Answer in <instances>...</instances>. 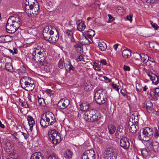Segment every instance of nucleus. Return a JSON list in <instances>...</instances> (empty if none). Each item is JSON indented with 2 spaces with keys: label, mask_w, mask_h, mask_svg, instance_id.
Segmentation results:
<instances>
[{
  "label": "nucleus",
  "mask_w": 159,
  "mask_h": 159,
  "mask_svg": "<svg viewBox=\"0 0 159 159\" xmlns=\"http://www.w3.org/2000/svg\"><path fill=\"white\" fill-rule=\"evenodd\" d=\"M20 19L18 16H10L6 23V31L10 34L14 33L20 27Z\"/></svg>",
  "instance_id": "1"
},
{
  "label": "nucleus",
  "mask_w": 159,
  "mask_h": 159,
  "mask_svg": "<svg viewBox=\"0 0 159 159\" xmlns=\"http://www.w3.org/2000/svg\"><path fill=\"white\" fill-rule=\"evenodd\" d=\"M46 122L48 123V127L49 126L52 125L56 122V119L54 115L52 112H46Z\"/></svg>",
  "instance_id": "6"
},
{
  "label": "nucleus",
  "mask_w": 159,
  "mask_h": 159,
  "mask_svg": "<svg viewBox=\"0 0 159 159\" xmlns=\"http://www.w3.org/2000/svg\"><path fill=\"white\" fill-rule=\"evenodd\" d=\"M31 78L27 76L22 77L20 80V84L22 88L25 86L27 83L30 81Z\"/></svg>",
  "instance_id": "22"
},
{
  "label": "nucleus",
  "mask_w": 159,
  "mask_h": 159,
  "mask_svg": "<svg viewBox=\"0 0 159 159\" xmlns=\"http://www.w3.org/2000/svg\"><path fill=\"white\" fill-rule=\"evenodd\" d=\"M32 59L38 63L43 65L46 57V50L44 48L38 47L34 48L32 53Z\"/></svg>",
  "instance_id": "2"
},
{
  "label": "nucleus",
  "mask_w": 159,
  "mask_h": 159,
  "mask_svg": "<svg viewBox=\"0 0 159 159\" xmlns=\"http://www.w3.org/2000/svg\"><path fill=\"white\" fill-rule=\"evenodd\" d=\"M47 159H58V158L56 155L52 154L49 155Z\"/></svg>",
  "instance_id": "51"
},
{
  "label": "nucleus",
  "mask_w": 159,
  "mask_h": 159,
  "mask_svg": "<svg viewBox=\"0 0 159 159\" xmlns=\"http://www.w3.org/2000/svg\"><path fill=\"white\" fill-rule=\"evenodd\" d=\"M108 129L109 133L110 134H112L114 133L116 130V128L113 125H110L108 126Z\"/></svg>",
  "instance_id": "41"
},
{
  "label": "nucleus",
  "mask_w": 159,
  "mask_h": 159,
  "mask_svg": "<svg viewBox=\"0 0 159 159\" xmlns=\"http://www.w3.org/2000/svg\"><path fill=\"white\" fill-rule=\"evenodd\" d=\"M105 159H116L113 150L111 148H107L104 152Z\"/></svg>",
  "instance_id": "11"
},
{
  "label": "nucleus",
  "mask_w": 159,
  "mask_h": 159,
  "mask_svg": "<svg viewBox=\"0 0 159 159\" xmlns=\"http://www.w3.org/2000/svg\"><path fill=\"white\" fill-rule=\"evenodd\" d=\"M66 34L71 42H73L75 41V39L73 38V33L71 30H67L66 32Z\"/></svg>",
  "instance_id": "35"
},
{
  "label": "nucleus",
  "mask_w": 159,
  "mask_h": 159,
  "mask_svg": "<svg viewBox=\"0 0 159 159\" xmlns=\"http://www.w3.org/2000/svg\"><path fill=\"white\" fill-rule=\"evenodd\" d=\"M94 99L96 103L99 105L104 104L106 101V100L103 98H101V95L99 97L96 98Z\"/></svg>",
  "instance_id": "30"
},
{
  "label": "nucleus",
  "mask_w": 159,
  "mask_h": 159,
  "mask_svg": "<svg viewBox=\"0 0 159 159\" xmlns=\"http://www.w3.org/2000/svg\"><path fill=\"white\" fill-rule=\"evenodd\" d=\"M144 1L148 3L153 4L155 2V0H144Z\"/></svg>",
  "instance_id": "61"
},
{
  "label": "nucleus",
  "mask_w": 159,
  "mask_h": 159,
  "mask_svg": "<svg viewBox=\"0 0 159 159\" xmlns=\"http://www.w3.org/2000/svg\"><path fill=\"white\" fill-rule=\"evenodd\" d=\"M5 69L8 71L12 72L13 71V67L10 63H7L6 64Z\"/></svg>",
  "instance_id": "39"
},
{
  "label": "nucleus",
  "mask_w": 159,
  "mask_h": 159,
  "mask_svg": "<svg viewBox=\"0 0 159 159\" xmlns=\"http://www.w3.org/2000/svg\"><path fill=\"white\" fill-rule=\"evenodd\" d=\"M59 33L55 27H52L51 28V29L49 32V33L50 35H53L54 34Z\"/></svg>",
  "instance_id": "44"
},
{
  "label": "nucleus",
  "mask_w": 159,
  "mask_h": 159,
  "mask_svg": "<svg viewBox=\"0 0 159 159\" xmlns=\"http://www.w3.org/2000/svg\"><path fill=\"white\" fill-rule=\"evenodd\" d=\"M151 96L154 101L157 100L159 98V88H156L154 92L151 93Z\"/></svg>",
  "instance_id": "21"
},
{
  "label": "nucleus",
  "mask_w": 159,
  "mask_h": 159,
  "mask_svg": "<svg viewBox=\"0 0 159 159\" xmlns=\"http://www.w3.org/2000/svg\"><path fill=\"white\" fill-rule=\"evenodd\" d=\"M90 104L87 102H84L80 105V110L82 111H88L90 106Z\"/></svg>",
  "instance_id": "26"
},
{
  "label": "nucleus",
  "mask_w": 159,
  "mask_h": 159,
  "mask_svg": "<svg viewBox=\"0 0 159 159\" xmlns=\"http://www.w3.org/2000/svg\"><path fill=\"white\" fill-rule=\"evenodd\" d=\"M43 34L45 40H47L49 42V39H50L51 36L52 35H50L49 33V34L48 33H45Z\"/></svg>",
  "instance_id": "45"
},
{
  "label": "nucleus",
  "mask_w": 159,
  "mask_h": 159,
  "mask_svg": "<svg viewBox=\"0 0 159 159\" xmlns=\"http://www.w3.org/2000/svg\"><path fill=\"white\" fill-rule=\"evenodd\" d=\"M86 27L85 25L82 22H80L77 25V29L80 31H83Z\"/></svg>",
  "instance_id": "38"
},
{
  "label": "nucleus",
  "mask_w": 159,
  "mask_h": 159,
  "mask_svg": "<svg viewBox=\"0 0 159 159\" xmlns=\"http://www.w3.org/2000/svg\"><path fill=\"white\" fill-rule=\"evenodd\" d=\"M52 36H51L50 40H49V42L50 43H55L58 40L59 34V33H57V34H54Z\"/></svg>",
  "instance_id": "29"
},
{
  "label": "nucleus",
  "mask_w": 159,
  "mask_h": 159,
  "mask_svg": "<svg viewBox=\"0 0 159 159\" xmlns=\"http://www.w3.org/2000/svg\"><path fill=\"white\" fill-rule=\"evenodd\" d=\"M128 125L129 129L132 133H135L139 129L138 125L132 124L131 122H129Z\"/></svg>",
  "instance_id": "17"
},
{
  "label": "nucleus",
  "mask_w": 159,
  "mask_h": 159,
  "mask_svg": "<svg viewBox=\"0 0 159 159\" xmlns=\"http://www.w3.org/2000/svg\"><path fill=\"white\" fill-rule=\"evenodd\" d=\"M93 68L94 69L96 70H101V69L97 65L93 66Z\"/></svg>",
  "instance_id": "64"
},
{
  "label": "nucleus",
  "mask_w": 159,
  "mask_h": 159,
  "mask_svg": "<svg viewBox=\"0 0 159 159\" xmlns=\"http://www.w3.org/2000/svg\"><path fill=\"white\" fill-rule=\"evenodd\" d=\"M148 56L147 55L143 53H141L140 59L141 61L144 63H146L148 61Z\"/></svg>",
  "instance_id": "34"
},
{
  "label": "nucleus",
  "mask_w": 159,
  "mask_h": 159,
  "mask_svg": "<svg viewBox=\"0 0 159 159\" xmlns=\"http://www.w3.org/2000/svg\"><path fill=\"white\" fill-rule=\"evenodd\" d=\"M79 42L82 45H88L93 42L92 39L89 38L86 34H83V36L80 39Z\"/></svg>",
  "instance_id": "9"
},
{
  "label": "nucleus",
  "mask_w": 159,
  "mask_h": 159,
  "mask_svg": "<svg viewBox=\"0 0 159 159\" xmlns=\"http://www.w3.org/2000/svg\"><path fill=\"white\" fill-rule=\"evenodd\" d=\"M49 29V28L48 26H45L43 30V34L45 33H48Z\"/></svg>",
  "instance_id": "56"
},
{
  "label": "nucleus",
  "mask_w": 159,
  "mask_h": 159,
  "mask_svg": "<svg viewBox=\"0 0 159 159\" xmlns=\"http://www.w3.org/2000/svg\"><path fill=\"white\" fill-rule=\"evenodd\" d=\"M58 133L55 129H50L48 131V134L49 137L51 140L55 138V136L56 134H57Z\"/></svg>",
  "instance_id": "23"
},
{
  "label": "nucleus",
  "mask_w": 159,
  "mask_h": 159,
  "mask_svg": "<svg viewBox=\"0 0 159 159\" xmlns=\"http://www.w3.org/2000/svg\"><path fill=\"white\" fill-rule=\"evenodd\" d=\"M64 66L66 70L67 71L70 72L71 70L74 71L75 70V68L71 64L70 61L68 58L65 59Z\"/></svg>",
  "instance_id": "12"
},
{
  "label": "nucleus",
  "mask_w": 159,
  "mask_h": 159,
  "mask_svg": "<svg viewBox=\"0 0 159 159\" xmlns=\"http://www.w3.org/2000/svg\"><path fill=\"white\" fill-rule=\"evenodd\" d=\"M21 105L22 107L24 108H27L29 107V106L27 103L25 101L21 103Z\"/></svg>",
  "instance_id": "58"
},
{
  "label": "nucleus",
  "mask_w": 159,
  "mask_h": 159,
  "mask_svg": "<svg viewBox=\"0 0 159 159\" xmlns=\"http://www.w3.org/2000/svg\"><path fill=\"white\" fill-rule=\"evenodd\" d=\"M152 30V29H150L147 30L146 33L144 34L143 36L148 37L152 36L153 34L151 33Z\"/></svg>",
  "instance_id": "46"
},
{
  "label": "nucleus",
  "mask_w": 159,
  "mask_h": 159,
  "mask_svg": "<svg viewBox=\"0 0 159 159\" xmlns=\"http://www.w3.org/2000/svg\"><path fill=\"white\" fill-rule=\"evenodd\" d=\"M123 69L125 71H129L130 70V67L126 65H124L123 66Z\"/></svg>",
  "instance_id": "54"
},
{
  "label": "nucleus",
  "mask_w": 159,
  "mask_h": 159,
  "mask_svg": "<svg viewBox=\"0 0 159 159\" xmlns=\"http://www.w3.org/2000/svg\"><path fill=\"white\" fill-rule=\"evenodd\" d=\"M16 135V134H15V133L13 134H11V135L13 137V139H15L16 140L17 143L19 144L20 143V141L19 139V138L17 137Z\"/></svg>",
  "instance_id": "50"
},
{
  "label": "nucleus",
  "mask_w": 159,
  "mask_h": 159,
  "mask_svg": "<svg viewBox=\"0 0 159 159\" xmlns=\"http://www.w3.org/2000/svg\"><path fill=\"white\" fill-rule=\"evenodd\" d=\"M38 102L39 105L41 106L45 107L46 105V104L44 100L42 98H39L38 96Z\"/></svg>",
  "instance_id": "40"
},
{
  "label": "nucleus",
  "mask_w": 159,
  "mask_h": 159,
  "mask_svg": "<svg viewBox=\"0 0 159 159\" xmlns=\"http://www.w3.org/2000/svg\"><path fill=\"white\" fill-rule=\"evenodd\" d=\"M86 34V35L89 37V38H90L92 39L93 37L95 34V32L92 30L90 29L87 31V33Z\"/></svg>",
  "instance_id": "37"
},
{
  "label": "nucleus",
  "mask_w": 159,
  "mask_h": 159,
  "mask_svg": "<svg viewBox=\"0 0 159 159\" xmlns=\"http://www.w3.org/2000/svg\"><path fill=\"white\" fill-rule=\"evenodd\" d=\"M148 143L150 144H151L152 145V146L153 149L155 152H159V143L157 142H155L152 144L151 142L150 141L148 142Z\"/></svg>",
  "instance_id": "32"
},
{
  "label": "nucleus",
  "mask_w": 159,
  "mask_h": 159,
  "mask_svg": "<svg viewBox=\"0 0 159 159\" xmlns=\"http://www.w3.org/2000/svg\"><path fill=\"white\" fill-rule=\"evenodd\" d=\"M100 49L102 51H105L107 48V46L106 43L104 42H100L98 44Z\"/></svg>",
  "instance_id": "36"
},
{
  "label": "nucleus",
  "mask_w": 159,
  "mask_h": 159,
  "mask_svg": "<svg viewBox=\"0 0 159 159\" xmlns=\"http://www.w3.org/2000/svg\"><path fill=\"white\" fill-rule=\"evenodd\" d=\"M34 87L35 85L34 84V82L31 80V79H30L23 88L24 89H26L27 90L31 91L34 89Z\"/></svg>",
  "instance_id": "14"
},
{
  "label": "nucleus",
  "mask_w": 159,
  "mask_h": 159,
  "mask_svg": "<svg viewBox=\"0 0 159 159\" xmlns=\"http://www.w3.org/2000/svg\"><path fill=\"white\" fill-rule=\"evenodd\" d=\"M124 135H120V146L125 149H128L130 145V143L127 138L123 137Z\"/></svg>",
  "instance_id": "8"
},
{
  "label": "nucleus",
  "mask_w": 159,
  "mask_h": 159,
  "mask_svg": "<svg viewBox=\"0 0 159 159\" xmlns=\"http://www.w3.org/2000/svg\"><path fill=\"white\" fill-rule=\"evenodd\" d=\"M147 75L155 84L157 85L159 82V78L158 76L154 74L148 73Z\"/></svg>",
  "instance_id": "15"
},
{
  "label": "nucleus",
  "mask_w": 159,
  "mask_h": 159,
  "mask_svg": "<svg viewBox=\"0 0 159 159\" xmlns=\"http://www.w3.org/2000/svg\"><path fill=\"white\" fill-rule=\"evenodd\" d=\"M152 26L156 30H158V29L159 28V27L157 26V24L155 23H153Z\"/></svg>",
  "instance_id": "63"
},
{
  "label": "nucleus",
  "mask_w": 159,
  "mask_h": 159,
  "mask_svg": "<svg viewBox=\"0 0 159 159\" xmlns=\"http://www.w3.org/2000/svg\"><path fill=\"white\" fill-rule=\"evenodd\" d=\"M136 89L138 91H141L142 90V87L139 84H136Z\"/></svg>",
  "instance_id": "57"
},
{
  "label": "nucleus",
  "mask_w": 159,
  "mask_h": 159,
  "mask_svg": "<svg viewBox=\"0 0 159 159\" xmlns=\"http://www.w3.org/2000/svg\"><path fill=\"white\" fill-rule=\"evenodd\" d=\"M20 134L23 135L25 139L26 140H27L28 138V133L27 132V133H24L22 132H20Z\"/></svg>",
  "instance_id": "55"
},
{
  "label": "nucleus",
  "mask_w": 159,
  "mask_h": 159,
  "mask_svg": "<svg viewBox=\"0 0 159 159\" xmlns=\"http://www.w3.org/2000/svg\"><path fill=\"white\" fill-rule=\"evenodd\" d=\"M72 156V152L70 150H67L64 153V157L66 159H70Z\"/></svg>",
  "instance_id": "31"
},
{
  "label": "nucleus",
  "mask_w": 159,
  "mask_h": 159,
  "mask_svg": "<svg viewBox=\"0 0 159 159\" xmlns=\"http://www.w3.org/2000/svg\"><path fill=\"white\" fill-rule=\"evenodd\" d=\"M118 86H117V85L116 84H112V87L114 89H115L116 90L118 91L119 89L118 88Z\"/></svg>",
  "instance_id": "59"
},
{
  "label": "nucleus",
  "mask_w": 159,
  "mask_h": 159,
  "mask_svg": "<svg viewBox=\"0 0 159 159\" xmlns=\"http://www.w3.org/2000/svg\"><path fill=\"white\" fill-rule=\"evenodd\" d=\"M12 40V37L9 35L0 36V42L7 43Z\"/></svg>",
  "instance_id": "18"
},
{
  "label": "nucleus",
  "mask_w": 159,
  "mask_h": 159,
  "mask_svg": "<svg viewBox=\"0 0 159 159\" xmlns=\"http://www.w3.org/2000/svg\"><path fill=\"white\" fill-rule=\"evenodd\" d=\"M139 120V118L137 115H133L129 119V122H131L132 124L138 125Z\"/></svg>",
  "instance_id": "24"
},
{
  "label": "nucleus",
  "mask_w": 159,
  "mask_h": 159,
  "mask_svg": "<svg viewBox=\"0 0 159 159\" xmlns=\"http://www.w3.org/2000/svg\"><path fill=\"white\" fill-rule=\"evenodd\" d=\"M126 120L125 118H123L121 120L120 125V133L122 134V135H125L126 133L125 131V126L126 125Z\"/></svg>",
  "instance_id": "13"
},
{
  "label": "nucleus",
  "mask_w": 159,
  "mask_h": 159,
  "mask_svg": "<svg viewBox=\"0 0 159 159\" xmlns=\"http://www.w3.org/2000/svg\"><path fill=\"white\" fill-rule=\"evenodd\" d=\"M17 71L19 74H23L26 72V68L24 66H21L18 69Z\"/></svg>",
  "instance_id": "42"
},
{
  "label": "nucleus",
  "mask_w": 159,
  "mask_h": 159,
  "mask_svg": "<svg viewBox=\"0 0 159 159\" xmlns=\"http://www.w3.org/2000/svg\"><path fill=\"white\" fill-rule=\"evenodd\" d=\"M131 53L130 51L127 49L123 50L122 52V56L124 59H127L131 56Z\"/></svg>",
  "instance_id": "25"
},
{
  "label": "nucleus",
  "mask_w": 159,
  "mask_h": 159,
  "mask_svg": "<svg viewBox=\"0 0 159 159\" xmlns=\"http://www.w3.org/2000/svg\"><path fill=\"white\" fill-rule=\"evenodd\" d=\"M96 155L92 150H87L84 152L81 157L82 159H95Z\"/></svg>",
  "instance_id": "7"
},
{
  "label": "nucleus",
  "mask_w": 159,
  "mask_h": 159,
  "mask_svg": "<svg viewBox=\"0 0 159 159\" xmlns=\"http://www.w3.org/2000/svg\"><path fill=\"white\" fill-rule=\"evenodd\" d=\"M46 116V112L43 114L41 117L40 120V124L41 126L44 128H46L48 127V123L46 121L47 118Z\"/></svg>",
  "instance_id": "16"
},
{
  "label": "nucleus",
  "mask_w": 159,
  "mask_h": 159,
  "mask_svg": "<svg viewBox=\"0 0 159 159\" xmlns=\"http://www.w3.org/2000/svg\"><path fill=\"white\" fill-rule=\"evenodd\" d=\"M146 106L148 112L151 113L153 112V104L151 101H148L147 102Z\"/></svg>",
  "instance_id": "28"
},
{
  "label": "nucleus",
  "mask_w": 159,
  "mask_h": 159,
  "mask_svg": "<svg viewBox=\"0 0 159 159\" xmlns=\"http://www.w3.org/2000/svg\"><path fill=\"white\" fill-rule=\"evenodd\" d=\"M16 135V134H15V133L13 134H11V135L13 137V139H15L16 140L17 143L19 144L20 143V141L19 139V138L17 137Z\"/></svg>",
  "instance_id": "49"
},
{
  "label": "nucleus",
  "mask_w": 159,
  "mask_h": 159,
  "mask_svg": "<svg viewBox=\"0 0 159 159\" xmlns=\"http://www.w3.org/2000/svg\"><path fill=\"white\" fill-rule=\"evenodd\" d=\"M141 153L143 157H147L149 155L150 150L148 148H143L141 150Z\"/></svg>",
  "instance_id": "33"
},
{
  "label": "nucleus",
  "mask_w": 159,
  "mask_h": 159,
  "mask_svg": "<svg viewBox=\"0 0 159 159\" xmlns=\"http://www.w3.org/2000/svg\"><path fill=\"white\" fill-rule=\"evenodd\" d=\"M154 132L152 129L146 127L143 129L142 132L138 134V138L141 140L148 141L153 136Z\"/></svg>",
  "instance_id": "5"
},
{
  "label": "nucleus",
  "mask_w": 159,
  "mask_h": 159,
  "mask_svg": "<svg viewBox=\"0 0 159 159\" xmlns=\"http://www.w3.org/2000/svg\"><path fill=\"white\" fill-rule=\"evenodd\" d=\"M154 136L156 138H157L158 137H159V133L157 129L155 131L154 134Z\"/></svg>",
  "instance_id": "60"
},
{
  "label": "nucleus",
  "mask_w": 159,
  "mask_h": 159,
  "mask_svg": "<svg viewBox=\"0 0 159 159\" xmlns=\"http://www.w3.org/2000/svg\"><path fill=\"white\" fill-rule=\"evenodd\" d=\"M46 92L49 94H52L54 93V91L50 89H47L46 90Z\"/></svg>",
  "instance_id": "62"
},
{
  "label": "nucleus",
  "mask_w": 159,
  "mask_h": 159,
  "mask_svg": "<svg viewBox=\"0 0 159 159\" xmlns=\"http://www.w3.org/2000/svg\"><path fill=\"white\" fill-rule=\"evenodd\" d=\"M53 143L54 144H57L59 143L61 140V136L59 133H58L55 136V138H53L52 140Z\"/></svg>",
  "instance_id": "27"
},
{
  "label": "nucleus",
  "mask_w": 159,
  "mask_h": 159,
  "mask_svg": "<svg viewBox=\"0 0 159 159\" xmlns=\"http://www.w3.org/2000/svg\"><path fill=\"white\" fill-rule=\"evenodd\" d=\"M25 11L28 13L29 11H30L31 13L34 16L38 14L39 10V6L38 2L36 0H25Z\"/></svg>",
  "instance_id": "3"
},
{
  "label": "nucleus",
  "mask_w": 159,
  "mask_h": 159,
  "mask_svg": "<svg viewBox=\"0 0 159 159\" xmlns=\"http://www.w3.org/2000/svg\"><path fill=\"white\" fill-rule=\"evenodd\" d=\"M82 44H76L74 45V47L76 50L78 52H81L83 50V47L82 46Z\"/></svg>",
  "instance_id": "43"
},
{
  "label": "nucleus",
  "mask_w": 159,
  "mask_h": 159,
  "mask_svg": "<svg viewBox=\"0 0 159 159\" xmlns=\"http://www.w3.org/2000/svg\"><path fill=\"white\" fill-rule=\"evenodd\" d=\"M133 15L132 14H130L129 15H128L126 17L127 20H129L130 22H131L132 20Z\"/></svg>",
  "instance_id": "53"
},
{
  "label": "nucleus",
  "mask_w": 159,
  "mask_h": 159,
  "mask_svg": "<svg viewBox=\"0 0 159 159\" xmlns=\"http://www.w3.org/2000/svg\"><path fill=\"white\" fill-rule=\"evenodd\" d=\"M70 101L67 99H62L57 103V107L60 109H64L66 108L69 105Z\"/></svg>",
  "instance_id": "10"
},
{
  "label": "nucleus",
  "mask_w": 159,
  "mask_h": 159,
  "mask_svg": "<svg viewBox=\"0 0 159 159\" xmlns=\"http://www.w3.org/2000/svg\"><path fill=\"white\" fill-rule=\"evenodd\" d=\"M43 154L40 152H36L32 154L30 159H44Z\"/></svg>",
  "instance_id": "19"
},
{
  "label": "nucleus",
  "mask_w": 159,
  "mask_h": 159,
  "mask_svg": "<svg viewBox=\"0 0 159 159\" xmlns=\"http://www.w3.org/2000/svg\"><path fill=\"white\" fill-rule=\"evenodd\" d=\"M27 120L28 121V124L30 126V129L31 131L33 130V125L35 124L34 119L31 116L29 115L27 116Z\"/></svg>",
  "instance_id": "20"
},
{
  "label": "nucleus",
  "mask_w": 159,
  "mask_h": 159,
  "mask_svg": "<svg viewBox=\"0 0 159 159\" xmlns=\"http://www.w3.org/2000/svg\"><path fill=\"white\" fill-rule=\"evenodd\" d=\"M58 67L61 69H62L63 68V60L61 59L59 60L58 63Z\"/></svg>",
  "instance_id": "47"
},
{
  "label": "nucleus",
  "mask_w": 159,
  "mask_h": 159,
  "mask_svg": "<svg viewBox=\"0 0 159 159\" xmlns=\"http://www.w3.org/2000/svg\"><path fill=\"white\" fill-rule=\"evenodd\" d=\"M100 92H101V91L100 90H97L96 92L94 95V99L96 98H97L98 97H99L102 94Z\"/></svg>",
  "instance_id": "48"
},
{
  "label": "nucleus",
  "mask_w": 159,
  "mask_h": 159,
  "mask_svg": "<svg viewBox=\"0 0 159 159\" xmlns=\"http://www.w3.org/2000/svg\"><path fill=\"white\" fill-rule=\"evenodd\" d=\"M141 57V54H140L138 53H136L134 55V58L136 60H139Z\"/></svg>",
  "instance_id": "52"
},
{
  "label": "nucleus",
  "mask_w": 159,
  "mask_h": 159,
  "mask_svg": "<svg viewBox=\"0 0 159 159\" xmlns=\"http://www.w3.org/2000/svg\"><path fill=\"white\" fill-rule=\"evenodd\" d=\"M84 119L88 121H94L99 120L101 117L100 113L97 111L93 109H90L84 113Z\"/></svg>",
  "instance_id": "4"
}]
</instances>
